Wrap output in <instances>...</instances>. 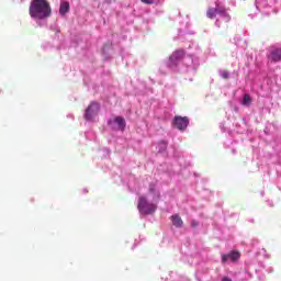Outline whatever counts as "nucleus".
Returning <instances> with one entry per match:
<instances>
[{"instance_id":"nucleus-14","label":"nucleus","mask_w":281,"mask_h":281,"mask_svg":"<svg viewBox=\"0 0 281 281\" xmlns=\"http://www.w3.org/2000/svg\"><path fill=\"white\" fill-rule=\"evenodd\" d=\"M243 106H251V97L249 94H245L241 100Z\"/></svg>"},{"instance_id":"nucleus-9","label":"nucleus","mask_w":281,"mask_h":281,"mask_svg":"<svg viewBox=\"0 0 281 281\" xmlns=\"http://www.w3.org/2000/svg\"><path fill=\"white\" fill-rule=\"evenodd\" d=\"M240 259V252L231 251L227 255L222 256V262H236V260Z\"/></svg>"},{"instance_id":"nucleus-6","label":"nucleus","mask_w":281,"mask_h":281,"mask_svg":"<svg viewBox=\"0 0 281 281\" xmlns=\"http://www.w3.org/2000/svg\"><path fill=\"white\" fill-rule=\"evenodd\" d=\"M276 3V0H256V8L261 14H271V5Z\"/></svg>"},{"instance_id":"nucleus-3","label":"nucleus","mask_w":281,"mask_h":281,"mask_svg":"<svg viewBox=\"0 0 281 281\" xmlns=\"http://www.w3.org/2000/svg\"><path fill=\"white\" fill-rule=\"evenodd\" d=\"M207 19H217L216 25L217 27H221V23H229L231 18L227 11H225L224 7H221L220 4H216L215 8H210L206 12Z\"/></svg>"},{"instance_id":"nucleus-13","label":"nucleus","mask_w":281,"mask_h":281,"mask_svg":"<svg viewBox=\"0 0 281 281\" xmlns=\"http://www.w3.org/2000/svg\"><path fill=\"white\" fill-rule=\"evenodd\" d=\"M158 153H165L166 148H168V143L165 140H160L156 146Z\"/></svg>"},{"instance_id":"nucleus-7","label":"nucleus","mask_w":281,"mask_h":281,"mask_svg":"<svg viewBox=\"0 0 281 281\" xmlns=\"http://www.w3.org/2000/svg\"><path fill=\"white\" fill-rule=\"evenodd\" d=\"M108 124L112 131H124V128H126V121H124L122 116L110 119Z\"/></svg>"},{"instance_id":"nucleus-16","label":"nucleus","mask_w":281,"mask_h":281,"mask_svg":"<svg viewBox=\"0 0 281 281\" xmlns=\"http://www.w3.org/2000/svg\"><path fill=\"white\" fill-rule=\"evenodd\" d=\"M143 3H147V4H153V3H157L159 0H142Z\"/></svg>"},{"instance_id":"nucleus-11","label":"nucleus","mask_w":281,"mask_h":281,"mask_svg":"<svg viewBox=\"0 0 281 281\" xmlns=\"http://www.w3.org/2000/svg\"><path fill=\"white\" fill-rule=\"evenodd\" d=\"M67 12H69V2L63 1L59 7V14H61V16H65Z\"/></svg>"},{"instance_id":"nucleus-5","label":"nucleus","mask_w":281,"mask_h":281,"mask_svg":"<svg viewBox=\"0 0 281 281\" xmlns=\"http://www.w3.org/2000/svg\"><path fill=\"white\" fill-rule=\"evenodd\" d=\"M183 56H186V53L183 50H176L168 59L167 67L169 69L176 70L179 66V63L183 60Z\"/></svg>"},{"instance_id":"nucleus-4","label":"nucleus","mask_w":281,"mask_h":281,"mask_svg":"<svg viewBox=\"0 0 281 281\" xmlns=\"http://www.w3.org/2000/svg\"><path fill=\"white\" fill-rule=\"evenodd\" d=\"M100 113V103L98 102H91L85 112V120L87 122H95V117H98Z\"/></svg>"},{"instance_id":"nucleus-12","label":"nucleus","mask_w":281,"mask_h":281,"mask_svg":"<svg viewBox=\"0 0 281 281\" xmlns=\"http://www.w3.org/2000/svg\"><path fill=\"white\" fill-rule=\"evenodd\" d=\"M171 222H172V225H175V227H182L183 226V220H181V217L179 215H173L171 217Z\"/></svg>"},{"instance_id":"nucleus-15","label":"nucleus","mask_w":281,"mask_h":281,"mask_svg":"<svg viewBox=\"0 0 281 281\" xmlns=\"http://www.w3.org/2000/svg\"><path fill=\"white\" fill-rule=\"evenodd\" d=\"M218 74L224 80H227V78H229V71L227 70H220Z\"/></svg>"},{"instance_id":"nucleus-2","label":"nucleus","mask_w":281,"mask_h":281,"mask_svg":"<svg viewBox=\"0 0 281 281\" xmlns=\"http://www.w3.org/2000/svg\"><path fill=\"white\" fill-rule=\"evenodd\" d=\"M29 14L35 23L41 25L42 21H47L52 16V5L47 0H33L29 8Z\"/></svg>"},{"instance_id":"nucleus-8","label":"nucleus","mask_w":281,"mask_h":281,"mask_svg":"<svg viewBox=\"0 0 281 281\" xmlns=\"http://www.w3.org/2000/svg\"><path fill=\"white\" fill-rule=\"evenodd\" d=\"M189 124L190 120H188V116H176L173 119V126L178 128V131H186Z\"/></svg>"},{"instance_id":"nucleus-1","label":"nucleus","mask_w":281,"mask_h":281,"mask_svg":"<svg viewBox=\"0 0 281 281\" xmlns=\"http://www.w3.org/2000/svg\"><path fill=\"white\" fill-rule=\"evenodd\" d=\"M159 191L155 184L149 186V192L146 195L138 196L137 210L139 214L148 216L157 212V203H159Z\"/></svg>"},{"instance_id":"nucleus-10","label":"nucleus","mask_w":281,"mask_h":281,"mask_svg":"<svg viewBox=\"0 0 281 281\" xmlns=\"http://www.w3.org/2000/svg\"><path fill=\"white\" fill-rule=\"evenodd\" d=\"M270 60H273L274 63H278L279 60H281V48H277L271 52Z\"/></svg>"}]
</instances>
